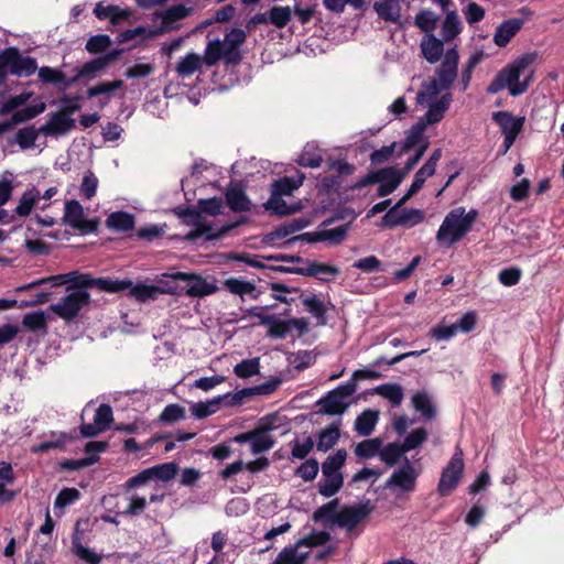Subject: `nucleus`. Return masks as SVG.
I'll return each mask as SVG.
<instances>
[{
  "instance_id": "a878e982",
  "label": "nucleus",
  "mask_w": 564,
  "mask_h": 564,
  "mask_svg": "<svg viewBox=\"0 0 564 564\" xmlns=\"http://www.w3.org/2000/svg\"><path fill=\"white\" fill-rule=\"evenodd\" d=\"M94 14L99 20L109 19L111 24L117 25L120 21L128 20L132 12L130 9H121L116 4L102 6L101 2H98L94 9Z\"/></svg>"
},
{
  "instance_id": "f8f14e48",
  "label": "nucleus",
  "mask_w": 564,
  "mask_h": 564,
  "mask_svg": "<svg viewBox=\"0 0 564 564\" xmlns=\"http://www.w3.org/2000/svg\"><path fill=\"white\" fill-rule=\"evenodd\" d=\"M417 477L419 471H416L409 458L404 456L402 466L392 473L384 487H398L404 492H410L414 490Z\"/></svg>"
},
{
  "instance_id": "9d476101",
  "label": "nucleus",
  "mask_w": 564,
  "mask_h": 564,
  "mask_svg": "<svg viewBox=\"0 0 564 564\" xmlns=\"http://www.w3.org/2000/svg\"><path fill=\"white\" fill-rule=\"evenodd\" d=\"M174 281H183L187 283L184 294L189 297H204L217 292L218 286L215 283L207 282L205 278L195 272L177 271L171 274H163Z\"/></svg>"
},
{
  "instance_id": "6ab92c4d",
  "label": "nucleus",
  "mask_w": 564,
  "mask_h": 564,
  "mask_svg": "<svg viewBox=\"0 0 564 564\" xmlns=\"http://www.w3.org/2000/svg\"><path fill=\"white\" fill-rule=\"evenodd\" d=\"M524 21L520 18H511L502 21L494 34V43L499 47H505L513 36L522 29Z\"/></svg>"
},
{
  "instance_id": "ddd939ff",
  "label": "nucleus",
  "mask_w": 564,
  "mask_h": 564,
  "mask_svg": "<svg viewBox=\"0 0 564 564\" xmlns=\"http://www.w3.org/2000/svg\"><path fill=\"white\" fill-rule=\"evenodd\" d=\"M247 33L242 29L234 28L226 35L224 41H221L227 51L226 54V64L227 65H238L242 59V54L240 52V46L246 42Z\"/></svg>"
},
{
  "instance_id": "412c9836",
  "label": "nucleus",
  "mask_w": 564,
  "mask_h": 564,
  "mask_svg": "<svg viewBox=\"0 0 564 564\" xmlns=\"http://www.w3.org/2000/svg\"><path fill=\"white\" fill-rule=\"evenodd\" d=\"M494 121L500 127L503 135L518 137L524 123L523 117H514L509 111H497L492 113Z\"/></svg>"
},
{
  "instance_id": "37998d69",
  "label": "nucleus",
  "mask_w": 564,
  "mask_h": 564,
  "mask_svg": "<svg viewBox=\"0 0 564 564\" xmlns=\"http://www.w3.org/2000/svg\"><path fill=\"white\" fill-rule=\"evenodd\" d=\"M305 310L311 313L319 325L326 324V306L316 295L306 296L303 299Z\"/></svg>"
},
{
  "instance_id": "39448f33",
  "label": "nucleus",
  "mask_w": 564,
  "mask_h": 564,
  "mask_svg": "<svg viewBox=\"0 0 564 564\" xmlns=\"http://www.w3.org/2000/svg\"><path fill=\"white\" fill-rule=\"evenodd\" d=\"M357 390V384L354 380H348L345 383L339 384L335 389L328 391L319 400L316 401L318 406V413L324 415H341L346 412L349 406V402L346 401Z\"/></svg>"
},
{
  "instance_id": "8fccbe9b",
  "label": "nucleus",
  "mask_w": 564,
  "mask_h": 564,
  "mask_svg": "<svg viewBox=\"0 0 564 564\" xmlns=\"http://www.w3.org/2000/svg\"><path fill=\"white\" fill-rule=\"evenodd\" d=\"M151 479H159L162 481L172 480L178 470V465L174 462H169L148 468Z\"/></svg>"
},
{
  "instance_id": "6e6552de",
  "label": "nucleus",
  "mask_w": 564,
  "mask_h": 564,
  "mask_svg": "<svg viewBox=\"0 0 564 564\" xmlns=\"http://www.w3.org/2000/svg\"><path fill=\"white\" fill-rule=\"evenodd\" d=\"M0 66H8L9 73L14 76H30L37 69L34 57L22 56L19 48L11 46L0 52Z\"/></svg>"
},
{
  "instance_id": "473e14b6",
  "label": "nucleus",
  "mask_w": 564,
  "mask_h": 564,
  "mask_svg": "<svg viewBox=\"0 0 564 564\" xmlns=\"http://www.w3.org/2000/svg\"><path fill=\"white\" fill-rule=\"evenodd\" d=\"M135 219L132 214L127 212H115L106 220L108 228L117 231L127 232L134 228Z\"/></svg>"
},
{
  "instance_id": "dca6fc26",
  "label": "nucleus",
  "mask_w": 564,
  "mask_h": 564,
  "mask_svg": "<svg viewBox=\"0 0 564 564\" xmlns=\"http://www.w3.org/2000/svg\"><path fill=\"white\" fill-rule=\"evenodd\" d=\"M225 198L227 206L234 213L249 212L251 209V202L240 183L231 182L226 188Z\"/></svg>"
},
{
  "instance_id": "09e8293b",
  "label": "nucleus",
  "mask_w": 564,
  "mask_h": 564,
  "mask_svg": "<svg viewBox=\"0 0 564 564\" xmlns=\"http://www.w3.org/2000/svg\"><path fill=\"white\" fill-rule=\"evenodd\" d=\"M132 285L131 280H112L110 278H97L96 289L108 293H119L128 290Z\"/></svg>"
},
{
  "instance_id": "338daca9",
  "label": "nucleus",
  "mask_w": 564,
  "mask_h": 564,
  "mask_svg": "<svg viewBox=\"0 0 564 564\" xmlns=\"http://www.w3.org/2000/svg\"><path fill=\"white\" fill-rule=\"evenodd\" d=\"M291 444V457L295 459H305L315 446V442L312 436L305 437L303 442L294 440Z\"/></svg>"
},
{
  "instance_id": "b1692460",
  "label": "nucleus",
  "mask_w": 564,
  "mask_h": 564,
  "mask_svg": "<svg viewBox=\"0 0 564 564\" xmlns=\"http://www.w3.org/2000/svg\"><path fill=\"white\" fill-rule=\"evenodd\" d=\"M378 171H382L380 181L378 182V196L384 197L393 193L403 181V175H400L399 170L393 166L382 167Z\"/></svg>"
},
{
  "instance_id": "603ef678",
  "label": "nucleus",
  "mask_w": 564,
  "mask_h": 564,
  "mask_svg": "<svg viewBox=\"0 0 564 564\" xmlns=\"http://www.w3.org/2000/svg\"><path fill=\"white\" fill-rule=\"evenodd\" d=\"M412 403L425 419L431 420L435 416L436 411L427 393L417 392L412 397Z\"/></svg>"
},
{
  "instance_id": "13d9d810",
  "label": "nucleus",
  "mask_w": 564,
  "mask_h": 564,
  "mask_svg": "<svg viewBox=\"0 0 564 564\" xmlns=\"http://www.w3.org/2000/svg\"><path fill=\"white\" fill-rule=\"evenodd\" d=\"M67 284H72V288L76 289H91L96 288L97 278H94L89 273H80L78 271L68 272ZM70 286L67 288L69 290Z\"/></svg>"
},
{
  "instance_id": "9b49d317",
  "label": "nucleus",
  "mask_w": 564,
  "mask_h": 564,
  "mask_svg": "<svg viewBox=\"0 0 564 564\" xmlns=\"http://www.w3.org/2000/svg\"><path fill=\"white\" fill-rule=\"evenodd\" d=\"M375 507L370 500H365L355 506H345L336 517V524L351 532L362 520L367 519Z\"/></svg>"
},
{
  "instance_id": "3c124183",
  "label": "nucleus",
  "mask_w": 564,
  "mask_h": 564,
  "mask_svg": "<svg viewBox=\"0 0 564 564\" xmlns=\"http://www.w3.org/2000/svg\"><path fill=\"white\" fill-rule=\"evenodd\" d=\"M381 446L382 441L379 437L365 440L357 444L355 454L359 458H372L379 455Z\"/></svg>"
},
{
  "instance_id": "bf43d9fd",
  "label": "nucleus",
  "mask_w": 564,
  "mask_h": 564,
  "mask_svg": "<svg viewBox=\"0 0 564 564\" xmlns=\"http://www.w3.org/2000/svg\"><path fill=\"white\" fill-rule=\"evenodd\" d=\"M111 43V37L108 34H97L87 40L85 48L90 54H100L107 51Z\"/></svg>"
},
{
  "instance_id": "e2e57ef3",
  "label": "nucleus",
  "mask_w": 564,
  "mask_h": 564,
  "mask_svg": "<svg viewBox=\"0 0 564 564\" xmlns=\"http://www.w3.org/2000/svg\"><path fill=\"white\" fill-rule=\"evenodd\" d=\"M330 540V534L327 531L313 530L310 534L296 541L297 546L315 547L326 544Z\"/></svg>"
},
{
  "instance_id": "c756f323",
  "label": "nucleus",
  "mask_w": 564,
  "mask_h": 564,
  "mask_svg": "<svg viewBox=\"0 0 564 564\" xmlns=\"http://www.w3.org/2000/svg\"><path fill=\"white\" fill-rule=\"evenodd\" d=\"M441 17L431 9H421L415 18L414 25L424 33V35L434 34V30L440 22Z\"/></svg>"
},
{
  "instance_id": "0eeeda50",
  "label": "nucleus",
  "mask_w": 564,
  "mask_h": 564,
  "mask_svg": "<svg viewBox=\"0 0 564 564\" xmlns=\"http://www.w3.org/2000/svg\"><path fill=\"white\" fill-rule=\"evenodd\" d=\"M90 301V294L87 291L78 290L63 296L58 303L52 304L50 310L59 318L70 322L89 305Z\"/></svg>"
},
{
  "instance_id": "5701e85b",
  "label": "nucleus",
  "mask_w": 564,
  "mask_h": 564,
  "mask_svg": "<svg viewBox=\"0 0 564 564\" xmlns=\"http://www.w3.org/2000/svg\"><path fill=\"white\" fill-rule=\"evenodd\" d=\"M452 101V94L446 93L442 95L438 100L430 104L426 113L421 118L423 119V123L427 127L440 122L444 118L445 112L448 110Z\"/></svg>"
},
{
  "instance_id": "ea45409f",
  "label": "nucleus",
  "mask_w": 564,
  "mask_h": 564,
  "mask_svg": "<svg viewBox=\"0 0 564 564\" xmlns=\"http://www.w3.org/2000/svg\"><path fill=\"white\" fill-rule=\"evenodd\" d=\"M160 289L156 285H149L145 283H138L129 288V296L138 302L144 303L150 300H155L160 295Z\"/></svg>"
},
{
  "instance_id": "1a4fd4ad",
  "label": "nucleus",
  "mask_w": 564,
  "mask_h": 564,
  "mask_svg": "<svg viewBox=\"0 0 564 564\" xmlns=\"http://www.w3.org/2000/svg\"><path fill=\"white\" fill-rule=\"evenodd\" d=\"M63 223L86 235L98 230L99 218L86 219L80 203L76 199H70L65 203Z\"/></svg>"
},
{
  "instance_id": "cd10ccee",
  "label": "nucleus",
  "mask_w": 564,
  "mask_h": 564,
  "mask_svg": "<svg viewBox=\"0 0 564 564\" xmlns=\"http://www.w3.org/2000/svg\"><path fill=\"white\" fill-rule=\"evenodd\" d=\"M378 17L386 22L399 23L401 18L400 0H379L373 3Z\"/></svg>"
},
{
  "instance_id": "c9c22d12",
  "label": "nucleus",
  "mask_w": 564,
  "mask_h": 564,
  "mask_svg": "<svg viewBox=\"0 0 564 564\" xmlns=\"http://www.w3.org/2000/svg\"><path fill=\"white\" fill-rule=\"evenodd\" d=\"M264 206L268 210H271L278 216L293 215L302 209V205L300 203L288 205L282 196H275L273 194H271L270 199Z\"/></svg>"
},
{
  "instance_id": "2eb2a0df",
  "label": "nucleus",
  "mask_w": 564,
  "mask_h": 564,
  "mask_svg": "<svg viewBox=\"0 0 564 564\" xmlns=\"http://www.w3.org/2000/svg\"><path fill=\"white\" fill-rule=\"evenodd\" d=\"M306 226H308V220L305 218L292 219L291 221L284 223L274 230L265 234L262 238V242L268 246H275L279 240H283L284 238L302 230Z\"/></svg>"
},
{
  "instance_id": "a19ab883",
  "label": "nucleus",
  "mask_w": 564,
  "mask_h": 564,
  "mask_svg": "<svg viewBox=\"0 0 564 564\" xmlns=\"http://www.w3.org/2000/svg\"><path fill=\"white\" fill-rule=\"evenodd\" d=\"M425 129L426 126L423 123V119H420L415 124H413L401 147L398 156H401L403 153L417 145L423 138Z\"/></svg>"
},
{
  "instance_id": "052dcab7",
  "label": "nucleus",
  "mask_w": 564,
  "mask_h": 564,
  "mask_svg": "<svg viewBox=\"0 0 564 564\" xmlns=\"http://www.w3.org/2000/svg\"><path fill=\"white\" fill-rule=\"evenodd\" d=\"M260 371L259 358L245 359L234 367V373L238 378L247 379Z\"/></svg>"
},
{
  "instance_id": "4be33fe9",
  "label": "nucleus",
  "mask_w": 564,
  "mask_h": 564,
  "mask_svg": "<svg viewBox=\"0 0 564 564\" xmlns=\"http://www.w3.org/2000/svg\"><path fill=\"white\" fill-rule=\"evenodd\" d=\"M340 424L341 421L337 420L316 434L317 451L326 453L337 444L340 438Z\"/></svg>"
},
{
  "instance_id": "de8ad7c7",
  "label": "nucleus",
  "mask_w": 564,
  "mask_h": 564,
  "mask_svg": "<svg viewBox=\"0 0 564 564\" xmlns=\"http://www.w3.org/2000/svg\"><path fill=\"white\" fill-rule=\"evenodd\" d=\"M292 19V10L290 7L274 6L269 10L268 20L270 24L276 29L285 28Z\"/></svg>"
},
{
  "instance_id": "a211bd4d",
  "label": "nucleus",
  "mask_w": 564,
  "mask_h": 564,
  "mask_svg": "<svg viewBox=\"0 0 564 564\" xmlns=\"http://www.w3.org/2000/svg\"><path fill=\"white\" fill-rule=\"evenodd\" d=\"M444 43H446L444 40L434 34L424 35L420 43L422 57L430 64L437 63L445 55Z\"/></svg>"
},
{
  "instance_id": "7ed1b4c3",
  "label": "nucleus",
  "mask_w": 564,
  "mask_h": 564,
  "mask_svg": "<svg viewBox=\"0 0 564 564\" xmlns=\"http://www.w3.org/2000/svg\"><path fill=\"white\" fill-rule=\"evenodd\" d=\"M477 216L476 209H470L468 213H465L464 207L452 209L440 226L436 240L447 246L458 242L471 229Z\"/></svg>"
},
{
  "instance_id": "7c9ffc66",
  "label": "nucleus",
  "mask_w": 564,
  "mask_h": 564,
  "mask_svg": "<svg viewBox=\"0 0 564 564\" xmlns=\"http://www.w3.org/2000/svg\"><path fill=\"white\" fill-rule=\"evenodd\" d=\"M202 56L197 53H187L176 65L175 72L178 76L186 78L200 70L203 66Z\"/></svg>"
},
{
  "instance_id": "72a5a7b5",
  "label": "nucleus",
  "mask_w": 564,
  "mask_h": 564,
  "mask_svg": "<svg viewBox=\"0 0 564 564\" xmlns=\"http://www.w3.org/2000/svg\"><path fill=\"white\" fill-rule=\"evenodd\" d=\"M379 413L373 410H365L361 412L355 421V430L361 436L370 435L378 422Z\"/></svg>"
},
{
  "instance_id": "423d86ee",
  "label": "nucleus",
  "mask_w": 564,
  "mask_h": 564,
  "mask_svg": "<svg viewBox=\"0 0 564 564\" xmlns=\"http://www.w3.org/2000/svg\"><path fill=\"white\" fill-rule=\"evenodd\" d=\"M464 468L463 452L458 448L442 470L437 484V494L441 497L449 496L458 487L463 478Z\"/></svg>"
},
{
  "instance_id": "c85d7f7f",
  "label": "nucleus",
  "mask_w": 564,
  "mask_h": 564,
  "mask_svg": "<svg viewBox=\"0 0 564 564\" xmlns=\"http://www.w3.org/2000/svg\"><path fill=\"white\" fill-rule=\"evenodd\" d=\"M46 105L41 101L40 104L24 107L13 112L9 121L2 123L9 126L8 131H11L17 124L29 121L45 111Z\"/></svg>"
},
{
  "instance_id": "f704fd0d",
  "label": "nucleus",
  "mask_w": 564,
  "mask_h": 564,
  "mask_svg": "<svg viewBox=\"0 0 564 564\" xmlns=\"http://www.w3.org/2000/svg\"><path fill=\"white\" fill-rule=\"evenodd\" d=\"M224 288L232 294L243 296L251 294L253 300L259 297V293L253 294L256 285L253 282L245 281L238 278L226 279L223 283Z\"/></svg>"
},
{
  "instance_id": "c03bdc74",
  "label": "nucleus",
  "mask_w": 564,
  "mask_h": 564,
  "mask_svg": "<svg viewBox=\"0 0 564 564\" xmlns=\"http://www.w3.org/2000/svg\"><path fill=\"white\" fill-rule=\"evenodd\" d=\"M375 392L388 399L392 405H400L403 400V389L398 383H382L375 388Z\"/></svg>"
},
{
  "instance_id": "f3484780",
  "label": "nucleus",
  "mask_w": 564,
  "mask_h": 564,
  "mask_svg": "<svg viewBox=\"0 0 564 564\" xmlns=\"http://www.w3.org/2000/svg\"><path fill=\"white\" fill-rule=\"evenodd\" d=\"M443 13L445 18L441 23V39L446 43H451L463 32L464 25L456 7L451 8L448 11H443Z\"/></svg>"
},
{
  "instance_id": "0e129e2a",
  "label": "nucleus",
  "mask_w": 564,
  "mask_h": 564,
  "mask_svg": "<svg viewBox=\"0 0 564 564\" xmlns=\"http://www.w3.org/2000/svg\"><path fill=\"white\" fill-rule=\"evenodd\" d=\"M319 470V464L316 458H308L302 463L295 470V475L304 481H312L316 478Z\"/></svg>"
},
{
  "instance_id": "393cba45",
  "label": "nucleus",
  "mask_w": 564,
  "mask_h": 564,
  "mask_svg": "<svg viewBox=\"0 0 564 564\" xmlns=\"http://www.w3.org/2000/svg\"><path fill=\"white\" fill-rule=\"evenodd\" d=\"M107 67L108 65L106 63V59L102 58V56L93 58L84 63L79 68H77L76 75L67 79V82L65 83V88L72 86L82 78H94L99 73L104 72Z\"/></svg>"
},
{
  "instance_id": "864d4df0",
  "label": "nucleus",
  "mask_w": 564,
  "mask_h": 564,
  "mask_svg": "<svg viewBox=\"0 0 564 564\" xmlns=\"http://www.w3.org/2000/svg\"><path fill=\"white\" fill-rule=\"evenodd\" d=\"M297 164L303 167H319L323 163V156L317 149L305 147L296 160Z\"/></svg>"
},
{
  "instance_id": "20e7f679",
  "label": "nucleus",
  "mask_w": 564,
  "mask_h": 564,
  "mask_svg": "<svg viewBox=\"0 0 564 564\" xmlns=\"http://www.w3.org/2000/svg\"><path fill=\"white\" fill-rule=\"evenodd\" d=\"M347 458V452L344 448L338 449L335 454L328 455L322 464L323 479L318 482V492L329 498L336 495L344 485V476L341 468Z\"/></svg>"
},
{
  "instance_id": "f03ea898",
  "label": "nucleus",
  "mask_w": 564,
  "mask_h": 564,
  "mask_svg": "<svg viewBox=\"0 0 564 564\" xmlns=\"http://www.w3.org/2000/svg\"><path fill=\"white\" fill-rule=\"evenodd\" d=\"M535 61L534 53H527L514 59L511 64L502 68L491 83L488 85L486 91L489 95H495L509 88L511 96L522 95L528 90V82H519L521 74Z\"/></svg>"
},
{
  "instance_id": "f257e3e1",
  "label": "nucleus",
  "mask_w": 564,
  "mask_h": 564,
  "mask_svg": "<svg viewBox=\"0 0 564 564\" xmlns=\"http://www.w3.org/2000/svg\"><path fill=\"white\" fill-rule=\"evenodd\" d=\"M458 63L457 47L448 48L441 65L435 69V76L423 83V89L416 95L417 102L423 105L440 93L448 90L457 78Z\"/></svg>"
},
{
  "instance_id": "4d7b16f0",
  "label": "nucleus",
  "mask_w": 564,
  "mask_h": 564,
  "mask_svg": "<svg viewBox=\"0 0 564 564\" xmlns=\"http://www.w3.org/2000/svg\"><path fill=\"white\" fill-rule=\"evenodd\" d=\"M403 447L399 443H389L382 449L380 448L379 456L380 459L386 463L388 466H394L405 451H402Z\"/></svg>"
},
{
  "instance_id": "4c0bfd02",
  "label": "nucleus",
  "mask_w": 564,
  "mask_h": 564,
  "mask_svg": "<svg viewBox=\"0 0 564 564\" xmlns=\"http://www.w3.org/2000/svg\"><path fill=\"white\" fill-rule=\"evenodd\" d=\"M435 172L430 169V165L423 164V166L415 173L412 184L410 185L406 194L398 202V205L404 204L408 199L415 195L423 187L426 178L433 176Z\"/></svg>"
},
{
  "instance_id": "4468645a",
  "label": "nucleus",
  "mask_w": 564,
  "mask_h": 564,
  "mask_svg": "<svg viewBox=\"0 0 564 564\" xmlns=\"http://www.w3.org/2000/svg\"><path fill=\"white\" fill-rule=\"evenodd\" d=\"M74 128L75 120L59 110L50 113L48 121L40 127V132L44 135H63Z\"/></svg>"
},
{
  "instance_id": "aec40b11",
  "label": "nucleus",
  "mask_w": 564,
  "mask_h": 564,
  "mask_svg": "<svg viewBox=\"0 0 564 564\" xmlns=\"http://www.w3.org/2000/svg\"><path fill=\"white\" fill-rule=\"evenodd\" d=\"M191 13V9L184 4H175L165 11L158 12L156 15L161 18V26L155 34H163L174 29L173 24L180 20L185 19Z\"/></svg>"
},
{
  "instance_id": "49530a36",
  "label": "nucleus",
  "mask_w": 564,
  "mask_h": 564,
  "mask_svg": "<svg viewBox=\"0 0 564 564\" xmlns=\"http://www.w3.org/2000/svg\"><path fill=\"white\" fill-rule=\"evenodd\" d=\"M22 325L29 332L35 333V332L43 330L44 333H46V330H47L46 315L42 311L26 313L23 316Z\"/></svg>"
},
{
  "instance_id": "bb28decb",
  "label": "nucleus",
  "mask_w": 564,
  "mask_h": 564,
  "mask_svg": "<svg viewBox=\"0 0 564 564\" xmlns=\"http://www.w3.org/2000/svg\"><path fill=\"white\" fill-rule=\"evenodd\" d=\"M273 430L272 424L261 425L253 430V436L251 441V452L253 454L264 453L271 449L275 441L268 433Z\"/></svg>"
},
{
  "instance_id": "774afa93",
  "label": "nucleus",
  "mask_w": 564,
  "mask_h": 564,
  "mask_svg": "<svg viewBox=\"0 0 564 564\" xmlns=\"http://www.w3.org/2000/svg\"><path fill=\"white\" fill-rule=\"evenodd\" d=\"M183 419H185V409L176 403L166 405L159 416L160 422L164 424H172Z\"/></svg>"
},
{
  "instance_id": "e433bc0d",
  "label": "nucleus",
  "mask_w": 564,
  "mask_h": 564,
  "mask_svg": "<svg viewBox=\"0 0 564 564\" xmlns=\"http://www.w3.org/2000/svg\"><path fill=\"white\" fill-rule=\"evenodd\" d=\"M40 198L41 193L37 188L32 187L31 189H26L20 198V202L15 208V214L20 217H28L32 213V209L37 204Z\"/></svg>"
},
{
  "instance_id": "58836bf2",
  "label": "nucleus",
  "mask_w": 564,
  "mask_h": 564,
  "mask_svg": "<svg viewBox=\"0 0 564 564\" xmlns=\"http://www.w3.org/2000/svg\"><path fill=\"white\" fill-rule=\"evenodd\" d=\"M304 181V175H300L297 180L293 177H282L274 181L271 185V194L275 196L291 195L297 189Z\"/></svg>"
},
{
  "instance_id": "5fc2aeb1",
  "label": "nucleus",
  "mask_w": 564,
  "mask_h": 564,
  "mask_svg": "<svg viewBox=\"0 0 564 564\" xmlns=\"http://www.w3.org/2000/svg\"><path fill=\"white\" fill-rule=\"evenodd\" d=\"M267 325V336L273 339H284L291 333L290 319H279L273 315V321Z\"/></svg>"
},
{
  "instance_id": "2f4dec72",
  "label": "nucleus",
  "mask_w": 564,
  "mask_h": 564,
  "mask_svg": "<svg viewBox=\"0 0 564 564\" xmlns=\"http://www.w3.org/2000/svg\"><path fill=\"white\" fill-rule=\"evenodd\" d=\"M227 51L224 43L219 40L209 41L205 47L204 55L202 56L203 63L208 66H215L220 59L226 62Z\"/></svg>"
},
{
  "instance_id": "6e6d98bb",
  "label": "nucleus",
  "mask_w": 564,
  "mask_h": 564,
  "mask_svg": "<svg viewBox=\"0 0 564 564\" xmlns=\"http://www.w3.org/2000/svg\"><path fill=\"white\" fill-rule=\"evenodd\" d=\"M339 501L338 499H334L328 501L327 503L317 508L313 513V520L315 522H319L323 520L330 521L332 523H336V517L338 514L337 508H338Z\"/></svg>"
},
{
  "instance_id": "69168bd1",
  "label": "nucleus",
  "mask_w": 564,
  "mask_h": 564,
  "mask_svg": "<svg viewBox=\"0 0 564 564\" xmlns=\"http://www.w3.org/2000/svg\"><path fill=\"white\" fill-rule=\"evenodd\" d=\"M40 128L36 130L33 126L20 129L15 134V141L21 149H29L34 145Z\"/></svg>"
},
{
  "instance_id": "680f3d73",
  "label": "nucleus",
  "mask_w": 564,
  "mask_h": 564,
  "mask_svg": "<svg viewBox=\"0 0 564 564\" xmlns=\"http://www.w3.org/2000/svg\"><path fill=\"white\" fill-rule=\"evenodd\" d=\"M39 78L44 84H62L65 87L66 78L65 74L50 66H42L37 72Z\"/></svg>"
},
{
  "instance_id": "79ce46f5",
  "label": "nucleus",
  "mask_w": 564,
  "mask_h": 564,
  "mask_svg": "<svg viewBox=\"0 0 564 564\" xmlns=\"http://www.w3.org/2000/svg\"><path fill=\"white\" fill-rule=\"evenodd\" d=\"M123 86L124 82L121 79H115L112 82H100L95 86L89 87L86 90V94L89 99L98 96L106 97L110 96L116 90L123 88Z\"/></svg>"
},
{
  "instance_id": "a18cd8bd",
  "label": "nucleus",
  "mask_w": 564,
  "mask_h": 564,
  "mask_svg": "<svg viewBox=\"0 0 564 564\" xmlns=\"http://www.w3.org/2000/svg\"><path fill=\"white\" fill-rule=\"evenodd\" d=\"M297 543L284 547L272 562V564H304L307 554H297Z\"/></svg>"
}]
</instances>
